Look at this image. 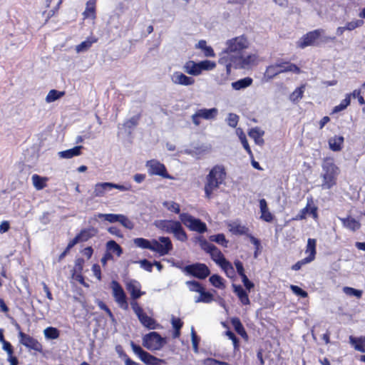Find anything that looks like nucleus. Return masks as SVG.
Instances as JSON below:
<instances>
[{
  "mask_svg": "<svg viewBox=\"0 0 365 365\" xmlns=\"http://www.w3.org/2000/svg\"><path fill=\"white\" fill-rule=\"evenodd\" d=\"M226 178L227 171L225 165L221 164L214 165L206 176L204 186L205 197L208 200L211 199L213 192L225 183Z\"/></svg>",
  "mask_w": 365,
  "mask_h": 365,
  "instance_id": "1",
  "label": "nucleus"
},
{
  "mask_svg": "<svg viewBox=\"0 0 365 365\" xmlns=\"http://www.w3.org/2000/svg\"><path fill=\"white\" fill-rule=\"evenodd\" d=\"M135 245L143 249H148L158 253L160 256L168 255L173 249V243L168 237H159L158 240L151 241L139 237L134 240Z\"/></svg>",
  "mask_w": 365,
  "mask_h": 365,
  "instance_id": "2",
  "label": "nucleus"
},
{
  "mask_svg": "<svg viewBox=\"0 0 365 365\" xmlns=\"http://www.w3.org/2000/svg\"><path fill=\"white\" fill-rule=\"evenodd\" d=\"M154 225L162 232L173 234L174 237L180 242H184L187 240V235L179 221L158 220L154 222Z\"/></svg>",
  "mask_w": 365,
  "mask_h": 365,
  "instance_id": "3",
  "label": "nucleus"
},
{
  "mask_svg": "<svg viewBox=\"0 0 365 365\" xmlns=\"http://www.w3.org/2000/svg\"><path fill=\"white\" fill-rule=\"evenodd\" d=\"M322 167L323 170L322 187L324 189H331L336 185L339 168L335 165L334 160L331 158H325Z\"/></svg>",
  "mask_w": 365,
  "mask_h": 365,
  "instance_id": "4",
  "label": "nucleus"
},
{
  "mask_svg": "<svg viewBox=\"0 0 365 365\" xmlns=\"http://www.w3.org/2000/svg\"><path fill=\"white\" fill-rule=\"evenodd\" d=\"M130 306L143 327L148 329H155L159 327L156 320L152 317L148 316L138 302H130Z\"/></svg>",
  "mask_w": 365,
  "mask_h": 365,
  "instance_id": "5",
  "label": "nucleus"
},
{
  "mask_svg": "<svg viewBox=\"0 0 365 365\" xmlns=\"http://www.w3.org/2000/svg\"><path fill=\"white\" fill-rule=\"evenodd\" d=\"M115 188L120 191H130L132 190V185L126 182L124 185L115 184L113 182H98L96 183L93 188V197H103L108 190Z\"/></svg>",
  "mask_w": 365,
  "mask_h": 365,
  "instance_id": "6",
  "label": "nucleus"
},
{
  "mask_svg": "<svg viewBox=\"0 0 365 365\" xmlns=\"http://www.w3.org/2000/svg\"><path fill=\"white\" fill-rule=\"evenodd\" d=\"M180 219L184 225L191 231H195L202 234L205 232L207 230V225L204 222L200 219L194 217L188 213H181L180 215Z\"/></svg>",
  "mask_w": 365,
  "mask_h": 365,
  "instance_id": "7",
  "label": "nucleus"
},
{
  "mask_svg": "<svg viewBox=\"0 0 365 365\" xmlns=\"http://www.w3.org/2000/svg\"><path fill=\"white\" fill-rule=\"evenodd\" d=\"M186 274L200 279H205L210 274L209 267L204 263L196 262L182 268Z\"/></svg>",
  "mask_w": 365,
  "mask_h": 365,
  "instance_id": "8",
  "label": "nucleus"
},
{
  "mask_svg": "<svg viewBox=\"0 0 365 365\" xmlns=\"http://www.w3.org/2000/svg\"><path fill=\"white\" fill-rule=\"evenodd\" d=\"M165 344V339L155 331L150 332L143 337V345L148 350H159Z\"/></svg>",
  "mask_w": 365,
  "mask_h": 365,
  "instance_id": "9",
  "label": "nucleus"
},
{
  "mask_svg": "<svg viewBox=\"0 0 365 365\" xmlns=\"http://www.w3.org/2000/svg\"><path fill=\"white\" fill-rule=\"evenodd\" d=\"M16 328L19 330L18 336L19 342L29 349L34 350L41 353L43 351L42 344L33 336L26 334L21 330V327L18 323H16Z\"/></svg>",
  "mask_w": 365,
  "mask_h": 365,
  "instance_id": "10",
  "label": "nucleus"
},
{
  "mask_svg": "<svg viewBox=\"0 0 365 365\" xmlns=\"http://www.w3.org/2000/svg\"><path fill=\"white\" fill-rule=\"evenodd\" d=\"M148 173L150 175H159L166 179H173L168 173L165 165L157 160H150L146 163Z\"/></svg>",
  "mask_w": 365,
  "mask_h": 365,
  "instance_id": "11",
  "label": "nucleus"
},
{
  "mask_svg": "<svg viewBox=\"0 0 365 365\" xmlns=\"http://www.w3.org/2000/svg\"><path fill=\"white\" fill-rule=\"evenodd\" d=\"M112 291L113 296L118 306L124 310H128V303L126 294L122 286L117 281L112 282Z\"/></svg>",
  "mask_w": 365,
  "mask_h": 365,
  "instance_id": "12",
  "label": "nucleus"
},
{
  "mask_svg": "<svg viewBox=\"0 0 365 365\" xmlns=\"http://www.w3.org/2000/svg\"><path fill=\"white\" fill-rule=\"evenodd\" d=\"M203 250L210 254L211 259L218 265L225 264L227 260L222 252L213 244L205 241L202 244Z\"/></svg>",
  "mask_w": 365,
  "mask_h": 365,
  "instance_id": "13",
  "label": "nucleus"
},
{
  "mask_svg": "<svg viewBox=\"0 0 365 365\" xmlns=\"http://www.w3.org/2000/svg\"><path fill=\"white\" fill-rule=\"evenodd\" d=\"M217 109L215 108L199 109L192 115V120L195 125H199L200 124V118L205 120L214 119L217 116Z\"/></svg>",
  "mask_w": 365,
  "mask_h": 365,
  "instance_id": "14",
  "label": "nucleus"
},
{
  "mask_svg": "<svg viewBox=\"0 0 365 365\" xmlns=\"http://www.w3.org/2000/svg\"><path fill=\"white\" fill-rule=\"evenodd\" d=\"M130 346L133 352L138 356L142 361L147 364H154L158 359L145 351L140 345L136 344L133 341H130Z\"/></svg>",
  "mask_w": 365,
  "mask_h": 365,
  "instance_id": "15",
  "label": "nucleus"
},
{
  "mask_svg": "<svg viewBox=\"0 0 365 365\" xmlns=\"http://www.w3.org/2000/svg\"><path fill=\"white\" fill-rule=\"evenodd\" d=\"M322 35V29H319L308 32L304 35L299 40V46H310L312 43H318L319 38Z\"/></svg>",
  "mask_w": 365,
  "mask_h": 365,
  "instance_id": "16",
  "label": "nucleus"
},
{
  "mask_svg": "<svg viewBox=\"0 0 365 365\" xmlns=\"http://www.w3.org/2000/svg\"><path fill=\"white\" fill-rule=\"evenodd\" d=\"M140 284L135 280H132L127 283L126 289L130 293L132 299L130 302H137L138 299L145 294V292L140 290Z\"/></svg>",
  "mask_w": 365,
  "mask_h": 365,
  "instance_id": "17",
  "label": "nucleus"
},
{
  "mask_svg": "<svg viewBox=\"0 0 365 365\" xmlns=\"http://www.w3.org/2000/svg\"><path fill=\"white\" fill-rule=\"evenodd\" d=\"M239 63L242 68H250L257 64L258 56L256 54L241 55L239 57Z\"/></svg>",
  "mask_w": 365,
  "mask_h": 365,
  "instance_id": "18",
  "label": "nucleus"
},
{
  "mask_svg": "<svg viewBox=\"0 0 365 365\" xmlns=\"http://www.w3.org/2000/svg\"><path fill=\"white\" fill-rule=\"evenodd\" d=\"M278 69L282 73L292 72L299 74L302 72L299 67L289 61H277L276 63Z\"/></svg>",
  "mask_w": 365,
  "mask_h": 365,
  "instance_id": "19",
  "label": "nucleus"
},
{
  "mask_svg": "<svg viewBox=\"0 0 365 365\" xmlns=\"http://www.w3.org/2000/svg\"><path fill=\"white\" fill-rule=\"evenodd\" d=\"M230 232L235 235H247L248 236L250 229L244 225L237 222H233L229 225Z\"/></svg>",
  "mask_w": 365,
  "mask_h": 365,
  "instance_id": "20",
  "label": "nucleus"
},
{
  "mask_svg": "<svg viewBox=\"0 0 365 365\" xmlns=\"http://www.w3.org/2000/svg\"><path fill=\"white\" fill-rule=\"evenodd\" d=\"M173 81L175 84L183 86H190L194 84L195 79L192 77L187 76L180 72H175L173 74Z\"/></svg>",
  "mask_w": 365,
  "mask_h": 365,
  "instance_id": "21",
  "label": "nucleus"
},
{
  "mask_svg": "<svg viewBox=\"0 0 365 365\" xmlns=\"http://www.w3.org/2000/svg\"><path fill=\"white\" fill-rule=\"evenodd\" d=\"M259 208H260V212L261 216L260 218L267 222H271L274 220V215L272 214L268 208L267 201L265 199H261L259 200Z\"/></svg>",
  "mask_w": 365,
  "mask_h": 365,
  "instance_id": "22",
  "label": "nucleus"
},
{
  "mask_svg": "<svg viewBox=\"0 0 365 365\" xmlns=\"http://www.w3.org/2000/svg\"><path fill=\"white\" fill-rule=\"evenodd\" d=\"M233 291L237 296L239 300L243 305H249L250 300L247 292L242 287L241 285H237L233 284Z\"/></svg>",
  "mask_w": 365,
  "mask_h": 365,
  "instance_id": "23",
  "label": "nucleus"
},
{
  "mask_svg": "<svg viewBox=\"0 0 365 365\" xmlns=\"http://www.w3.org/2000/svg\"><path fill=\"white\" fill-rule=\"evenodd\" d=\"M235 331L242 336L243 339L247 341L249 339L248 334L243 327L240 319L238 317H232L230 320Z\"/></svg>",
  "mask_w": 365,
  "mask_h": 365,
  "instance_id": "24",
  "label": "nucleus"
},
{
  "mask_svg": "<svg viewBox=\"0 0 365 365\" xmlns=\"http://www.w3.org/2000/svg\"><path fill=\"white\" fill-rule=\"evenodd\" d=\"M305 252L308 254L306 257L309 261L312 262L315 259L317 255V240L309 238L306 246Z\"/></svg>",
  "mask_w": 365,
  "mask_h": 365,
  "instance_id": "25",
  "label": "nucleus"
},
{
  "mask_svg": "<svg viewBox=\"0 0 365 365\" xmlns=\"http://www.w3.org/2000/svg\"><path fill=\"white\" fill-rule=\"evenodd\" d=\"M344 138L341 135H334L329 139V148L334 152L340 151L343 148Z\"/></svg>",
  "mask_w": 365,
  "mask_h": 365,
  "instance_id": "26",
  "label": "nucleus"
},
{
  "mask_svg": "<svg viewBox=\"0 0 365 365\" xmlns=\"http://www.w3.org/2000/svg\"><path fill=\"white\" fill-rule=\"evenodd\" d=\"M340 220L344 227L353 232L358 230L361 227V223L350 216L345 218H340Z\"/></svg>",
  "mask_w": 365,
  "mask_h": 365,
  "instance_id": "27",
  "label": "nucleus"
},
{
  "mask_svg": "<svg viewBox=\"0 0 365 365\" xmlns=\"http://www.w3.org/2000/svg\"><path fill=\"white\" fill-rule=\"evenodd\" d=\"M349 342L354 346V349L365 353V336L354 337L349 336Z\"/></svg>",
  "mask_w": 365,
  "mask_h": 365,
  "instance_id": "28",
  "label": "nucleus"
},
{
  "mask_svg": "<svg viewBox=\"0 0 365 365\" xmlns=\"http://www.w3.org/2000/svg\"><path fill=\"white\" fill-rule=\"evenodd\" d=\"M98 232L97 229L91 227L88 228L82 229L77 236H79L80 242H86L91 237H94Z\"/></svg>",
  "mask_w": 365,
  "mask_h": 365,
  "instance_id": "29",
  "label": "nucleus"
},
{
  "mask_svg": "<svg viewBox=\"0 0 365 365\" xmlns=\"http://www.w3.org/2000/svg\"><path fill=\"white\" fill-rule=\"evenodd\" d=\"M249 136L252 138L255 143L259 145H262L264 143V140L262 138L264 131L261 130L259 128H252L248 132Z\"/></svg>",
  "mask_w": 365,
  "mask_h": 365,
  "instance_id": "30",
  "label": "nucleus"
},
{
  "mask_svg": "<svg viewBox=\"0 0 365 365\" xmlns=\"http://www.w3.org/2000/svg\"><path fill=\"white\" fill-rule=\"evenodd\" d=\"M83 148V146L78 145L75 146L73 148L63 150L59 153V156L63 158H71L74 156H78L81 154V149Z\"/></svg>",
  "mask_w": 365,
  "mask_h": 365,
  "instance_id": "31",
  "label": "nucleus"
},
{
  "mask_svg": "<svg viewBox=\"0 0 365 365\" xmlns=\"http://www.w3.org/2000/svg\"><path fill=\"white\" fill-rule=\"evenodd\" d=\"M184 68L185 71L190 75L197 76L201 73L199 63L192 61L186 62Z\"/></svg>",
  "mask_w": 365,
  "mask_h": 365,
  "instance_id": "32",
  "label": "nucleus"
},
{
  "mask_svg": "<svg viewBox=\"0 0 365 365\" xmlns=\"http://www.w3.org/2000/svg\"><path fill=\"white\" fill-rule=\"evenodd\" d=\"M253 80L250 77H246L235 81L232 83V87L235 90H240L245 88L252 85Z\"/></svg>",
  "mask_w": 365,
  "mask_h": 365,
  "instance_id": "33",
  "label": "nucleus"
},
{
  "mask_svg": "<svg viewBox=\"0 0 365 365\" xmlns=\"http://www.w3.org/2000/svg\"><path fill=\"white\" fill-rule=\"evenodd\" d=\"M32 182L36 190H40L46 187L47 178L41 177L37 174L32 175Z\"/></svg>",
  "mask_w": 365,
  "mask_h": 365,
  "instance_id": "34",
  "label": "nucleus"
},
{
  "mask_svg": "<svg viewBox=\"0 0 365 365\" xmlns=\"http://www.w3.org/2000/svg\"><path fill=\"white\" fill-rule=\"evenodd\" d=\"M209 240L210 242H214L225 248L228 247L229 241L226 239L225 235L223 233L210 235L209 237Z\"/></svg>",
  "mask_w": 365,
  "mask_h": 365,
  "instance_id": "35",
  "label": "nucleus"
},
{
  "mask_svg": "<svg viewBox=\"0 0 365 365\" xmlns=\"http://www.w3.org/2000/svg\"><path fill=\"white\" fill-rule=\"evenodd\" d=\"M106 252L115 253L118 257L123 253L122 247L114 240H110L106 243Z\"/></svg>",
  "mask_w": 365,
  "mask_h": 365,
  "instance_id": "36",
  "label": "nucleus"
},
{
  "mask_svg": "<svg viewBox=\"0 0 365 365\" xmlns=\"http://www.w3.org/2000/svg\"><path fill=\"white\" fill-rule=\"evenodd\" d=\"M214 300V297L212 294L209 292H205V288L200 292V296H198L195 299V303L203 302L209 304Z\"/></svg>",
  "mask_w": 365,
  "mask_h": 365,
  "instance_id": "37",
  "label": "nucleus"
},
{
  "mask_svg": "<svg viewBox=\"0 0 365 365\" xmlns=\"http://www.w3.org/2000/svg\"><path fill=\"white\" fill-rule=\"evenodd\" d=\"M279 73H280V71L278 69L277 64L274 63L273 65H270L267 67L266 71L264 74V77L267 80H271Z\"/></svg>",
  "mask_w": 365,
  "mask_h": 365,
  "instance_id": "38",
  "label": "nucleus"
},
{
  "mask_svg": "<svg viewBox=\"0 0 365 365\" xmlns=\"http://www.w3.org/2000/svg\"><path fill=\"white\" fill-rule=\"evenodd\" d=\"M66 94L65 91H59L56 89L51 90L46 97V101L47 103H52L61 97L64 96Z\"/></svg>",
  "mask_w": 365,
  "mask_h": 365,
  "instance_id": "39",
  "label": "nucleus"
},
{
  "mask_svg": "<svg viewBox=\"0 0 365 365\" xmlns=\"http://www.w3.org/2000/svg\"><path fill=\"white\" fill-rule=\"evenodd\" d=\"M83 15L85 19L91 18L94 19L96 18L95 14V1H89L86 4V8Z\"/></svg>",
  "mask_w": 365,
  "mask_h": 365,
  "instance_id": "40",
  "label": "nucleus"
},
{
  "mask_svg": "<svg viewBox=\"0 0 365 365\" xmlns=\"http://www.w3.org/2000/svg\"><path fill=\"white\" fill-rule=\"evenodd\" d=\"M43 333L45 337L49 339H56L60 336V331L57 328L53 327L46 328Z\"/></svg>",
  "mask_w": 365,
  "mask_h": 365,
  "instance_id": "41",
  "label": "nucleus"
},
{
  "mask_svg": "<svg viewBox=\"0 0 365 365\" xmlns=\"http://www.w3.org/2000/svg\"><path fill=\"white\" fill-rule=\"evenodd\" d=\"M248 43L247 39L245 36L242 35L230 39L227 41V46H246Z\"/></svg>",
  "mask_w": 365,
  "mask_h": 365,
  "instance_id": "42",
  "label": "nucleus"
},
{
  "mask_svg": "<svg viewBox=\"0 0 365 365\" xmlns=\"http://www.w3.org/2000/svg\"><path fill=\"white\" fill-rule=\"evenodd\" d=\"M304 86H301L300 87L297 88L289 96V99L292 102H298L300 99L302 98L304 91Z\"/></svg>",
  "mask_w": 365,
  "mask_h": 365,
  "instance_id": "43",
  "label": "nucleus"
},
{
  "mask_svg": "<svg viewBox=\"0 0 365 365\" xmlns=\"http://www.w3.org/2000/svg\"><path fill=\"white\" fill-rule=\"evenodd\" d=\"M350 103H351V94H346L345 98L341 101L339 105L336 106L334 108L333 112L338 113L339 111L344 110L350 105Z\"/></svg>",
  "mask_w": 365,
  "mask_h": 365,
  "instance_id": "44",
  "label": "nucleus"
},
{
  "mask_svg": "<svg viewBox=\"0 0 365 365\" xmlns=\"http://www.w3.org/2000/svg\"><path fill=\"white\" fill-rule=\"evenodd\" d=\"M212 286L218 289H224L225 287L223 279L218 274H212L209 279Z\"/></svg>",
  "mask_w": 365,
  "mask_h": 365,
  "instance_id": "45",
  "label": "nucleus"
},
{
  "mask_svg": "<svg viewBox=\"0 0 365 365\" xmlns=\"http://www.w3.org/2000/svg\"><path fill=\"white\" fill-rule=\"evenodd\" d=\"M225 335L232 341L234 351H239L240 347V340L236 335L230 330L225 331Z\"/></svg>",
  "mask_w": 365,
  "mask_h": 365,
  "instance_id": "46",
  "label": "nucleus"
},
{
  "mask_svg": "<svg viewBox=\"0 0 365 365\" xmlns=\"http://www.w3.org/2000/svg\"><path fill=\"white\" fill-rule=\"evenodd\" d=\"M119 216H120V214H113V213H109V214L99 213L98 215V218L103 219V220L108 221L110 223H114V222H118L119 220Z\"/></svg>",
  "mask_w": 365,
  "mask_h": 365,
  "instance_id": "47",
  "label": "nucleus"
},
{
  "mask_svg": "<svg viewBox=\"0 0 365 365\" xmlns=\"http://www.w3.org/2000/svg\"><path fill=\"white\" fill-rule=\"evenodd\" d=\"M186 284L191 292L200 293L204 289L202 285L199 282L195 280L187 281Z\"/></svg>",
  "mask_w": 365,
  "mask_h": 365,
  "instance_id": "48",
  "label": "nucleus"
},
{
  "mask_svg": "<svg viewBox=\"0 0 365 365\" xmlns=\"http://www.w3.org/2000/svg\"><path fill=\"white\" fill-rule=\"evenodd\" d=\"M343 292L349 296H355L356 298L360 299L362 297L363 292L349 287H344Z\"/></svg>",
  "mask_w": 365,
  "mask_h": 365,
  "instance_id": "49",
  "label": "nucleus"
},
{
  "mask_svg": "<svg viewBox=\"0 0 365 365\" xmlns=\"http://www.w3.org/2000/svg\"><path fill=\"white\" fill-rule=\"evenodd\" d=\"M118 222L128 230H133L134 228L133 222L124 215L120 214L119 220Z\"/></svg>",
  "mask_w": 365,
  "mask_h": 365,
  "instance_id": "50",
  "label": "nucleus"
},
{
  "mask_svg": "<svg viewBox=\"0 0 365 365\" xmlns=\"http://www.w3.org/2000/svg\"><path fill=\"white\" fill-rule=\"evenodd\" d=\"M239 122V116L235 113H229L227 123L229 126L232 128H236Z\"/></svg>",
  "mask_w": 365,
  "mask_h": 365,
  "instance_id": "51",
  "label": "nucleus"
},
{
  "mask_svg": "<svg viewBox=\"0 0 365 365\" xmlns=\"http://www.w3.org/2000/svg\"><path fill=\"white\" fill-rule=\"evenodd\" d=\"M163 205L168 210L173 212L175 214H179L180 212V205L175 202H165Z\"/></svg>",
  "mask_w": 365,
  "mask_h": 365,
  "instance_id": "52",
  "label": "nucleus"
},
{
  "mask_svg": "<svg viewBox=\"0 0 365 365\" xmlns=\"http://www.w3.org/2000/svg\"><path fill=\"white\" fill-rule=\"evenodd\" d=\"M199 65H200V68L201 72L203 70H205V71L212 70L216 66L215 62H212L209 60H205V61H200V62H199Z\"/></svg>",
  "mask_w": 365,
  "mask_h": 365,
  "instance_id": "53",
  "label": "nucleus"
},
{
  "mask_svg": "<svg viewBox=\"0 0 365 365\" xmlns=\"http://www.w3.org/2000/svg\"><path fill=\"white\" fill-rule=\"evenodd\" d=\"M220 267L225 271L228 277H232L235 274L232 264L228 261H225V264H222Z\"/></svg>",
  "mask_w": 365,
  "mask_h": 365,
  "instance_id": "54",
  "label": "nucleus"
},
{
  "mask_svg": "<svg viewBox=\"0 0 365 365\" xmlns=\"http://www.w3.org/2000/svg\"><path fill=\"white\" fill-rule=\"evenodd\" d=\"M363 24H364V21L361 19L353 20L350 22H348L346 24L345 29H346V30H348V31H352V30L355 29L356 28H358V27L362 26Z\"/></svg>",
  "mask_w": 365,
  "mask_h": 365,
  "instance_id": "55",
  "label": "nucleus"
},
{
  "mask_svg": "<svg viewBox=\"0 0 365 365\" xmlns=\"http://www.w3.org/2000/svg\"><path fill=\"white\" fill-rule=\"evenodd\" d=\"M309 212V203H307L306 207L302 209L299 213L293 217V220H302L306 219L307 215Z\"/></svg>",
  "mask_w": 365,
  "mask_h": 365,
  "instance_id": "56",
  "label": "nucleus"
},
{
  "mask_svg": "<svg viewBox=\"0 0 365 365\" xmlns=\"http://www.w3.org/2000/svg\"><path fill=\"white\" fill-rule=\"evenodd\" d=\"M138 263L140 264L141 268L146 270L147 272H151L153 271V264L148 261V259H141L138 261Z\"/></svg>",
  "mask_w": 365,
  "mask_h": 365,
  "instance_id": "57",
  "label": "nucleus"
},
{
  "mask_svg": "<svg viewBox=\"0 0 365 365\" xmlns=\"http://www.w3.org/2000/svg\"><path fill=\"white\" fill-rule=\"evenodd\" d=\"M290 289L295 294L302 298H306L308 296V294L306 291H304V289H302V288L297 285H291Z\"/></svg>",
  "mask_w": 365,
  "mask_h": 365,
  "instance_id": "58",
  "label": "nucleus"
},
{
  "mask_svg": "<svg viewBox=\"0 0 365 365\" xmlns=\"http://www.w3.org/2000/svg\"><path fill=\"white\" fill-rule=\"evenodd\" d=\"M97 304H98V307L101 309H102L104 312H106V313L108 314V316L110 319H114V315L112 313L111 310L110 309V308L103 301H98Z\"/></svg>",
  "mask_w": 365,
  "mask_h": 365,
  "instance_id": "59",
  "label": "nucleus"
},
{
  "mask_svg": "<svg viewBox=\"0 0 365 365\" xmlns=\"http://www.w3.org/2000/svg\"><path fill=\"white\" fill-rule=\"evenodd\" d=\"M204 365H230L229 363L217 360L213 358H207L204 361Z\"/></svg>",
  "mask_w": 365,
  "mask_h": 365,
  "instance_id": "60",
  "label": "nucleus"
},
{
  "mask_svg": "<svg viewBox=\"0 0 365 365\" xmlns=\"http://www.w3.org/2000/svg\"><path fill=\"white\" fill-rule=\"evenodd\" d=\"M334 38V37L329 36L326 33L325 30L322 29V35L319 38L318 43H328L331 42Z\"/></svg>",
  "mask_w": 365,
  "mask_h": 365,
  "instance_id": "61",
  "label": "nucleus"
},
{
  "mask_svg": "<svg viewBox=\"0 0 365 365\" xmlns=\"http://www.w3.org/2000/svg\"><path fill=\"white\" fill-rule=\"evenodd\" d=\"M351 94V97L357 98L359 103L360 105L365 104L364 98L361 96V91L360 89H355Z\"/></svg>",
  "mask_w": 365,
  "mask_h": 365,
  "instance_id": "62",
  "label": "nucleus"
},
{
  "mask_svg": "<svg viewBox=\"0 0 365 365\" xmlns=\"http://www.w3.org/2000/svg\"><path fill=\"white\" fill-rule=\"evenodd\" d=\"M234 264H235L237 272L238 274L240 276V277H242V276L246 275L245 272L243 264L241 261H240L239 259H236L234 262Z\"/></svg>",
  "mask_w": 365,
  "mask_h": 365,
  "instance_id": "63",
  "label": "nucleus"
},
{
  "mask_svg": "<svg viewBox=\"0 0 365 365\" xmlns=\"http://www.w3.org/2000/svg\"><path fill=\"white\" fill-rule=\"evenodd\" d=\"M310 262H312L305 257V258L297 262L294 264H293L292 266V269L294 270V271H298L302 268V267L303 265L310 263Z\"/></svg>",
  "mask_w": 365,
  "mask_h": 365,
  "instance_id": "64",
  "label": "nucleus"
}]
</instances>
